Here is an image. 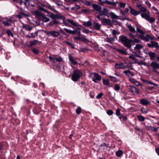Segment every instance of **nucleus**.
<instances>
[{"instance_id": "19", "label": "nucleus", "mask_w": 159, "mask_h": 159, "mask_svg": "<svg viewBox=\"0 0 159 159\" xmlns=\"http://www.w3.org/2000/svg\"><path fill=\"white\" fill-rule=\"evenodd\" d=\"M33 14L35 15L36 16L40 17L43 14L39 11L35 10L32 11Z\"/></svg>"}, {"instance_id": "29", "label": "nucleus", "mask_w": 159, "mask_h": 159, "mask_svg": "<svg viewBox=\"0 0 159 159\" xmlns=\"http://www.w3.org/2000/svg\"><path fill=\"white\" fill-rule=\"evenodd\" d=\"M137 7L139 8L141 11L145 12L147 10L144 7H142L140 5H137Z\"/></svg>"}, {"instance_id": "7", "label": "nucleus", "mask_w": 159, "mask_h": 159, "mask_svg": "<svg viewBox=\"0 0 159 159\" xmlns=\"http://www.w3.org/2000/svg\"><path fill=\"white\" fill-rule=\"evenodd\" d=\"M68 59L70 65L71 64L75 65L78 64V62L75 60L74 57L70 54H68Z\"/></svg>"}, {"instance_id": "63", "label": "nucleus", "mask_w": 159, "mask_h": 159, "mask_svg": "<svg viewBox=\"0 0 159 159\" xmlns=\"http://www.w3.org/2000/svg\"><path fill=\"white\" fill-rule=\"evenodd\" d=\"M134 84L137 86H141V84L138 81L136 80Z\"/></svg>"}, {"instance_id": "56", "label": "nucleus", "mask_w": 159, "mask_h": 159, "mask_svg": "<svg viewBox=\"0 0 159 159\" xmlns=\"http://www.w3.org/2000/svg\"><path fill=\"white\" fill-rule=\"evenodd\" d=\"M81 109L80 107H78L77 109H76V113L78 114H79L81 112Z\"/></svg>"}, {"instance_id": "60", "label": "nucleus", "mask_w": 159, "mask_h": 159, "mask_svg": "<svg viewBox=\"0 0 159 159\" xmlns=\"http://www.w3.org/2000/svg\"><path fill=\"white\" fill-rule=\"evenodd\" d=\"M103 11L104 13H105L104 15L107 16V12L108 11V10L106 8H104L103 9Z\"/></svg>"}, {"instance_id": "45", "label": "nucleus", "mask_w": 159, "mask_h": 159, "mask_svg": "<svg viewBox=\"0 0 159 159\" xmlns=\"http://www.w3.org/2000/svg\"><path fill=\"white\" fill-rule=\"evenodd\" d=\"M126 4L122 2H120L119 3V6L121 7H122L123 8H125Z\"/></svg>"}, {"instance_id": "48", "label": "nucleus", "mask_w": 159, "mask_h": 159, "mask_svg": "<svg viewBox=\"0 0 159 159\" xmlns=\"http://www.w3.org/2000/svg\"><path fill=\"white\" fill-rule=\"evenodd\" d=\"M129 36L130 38L131 39V40H133L136 37L135 35H134L131 33L129 34Z\"/></svg>"}, {"instance_id": "12", "label": "nucleus", "mask_w": 159, "mask_h": 159, "mask_svg": "<svg viewBox=\"0 0 159 159\" xmlns=\"http://www.w3.org/2000/svg\"><path fill=\"white\" fill-rule=\"evenodd\" d=\"M129 8L130 10V12L134 16H136L139 14L140 12L139 11L135 10L131 7H129Z\"/></svg>"}, {"instance_id": "21", "label": "nucleus", "mask_w": 159, "mask_h": 159, "mask_svg": "<svg viewBox=\"0 0 159 159\" xmlns=\"http://www.w3.org/2000/svg\"><path fill=\"white\" fill-rule=\"evenodd\" d=\"M93 8L97 11H100L101 10L100 7L96 4H93L92 5Z\"/></svg>"}, {"instance_id": "47", "label": "nucleus", "mask_w": 159, "mask_h": 159, "mask_svg": "<svg viewBox=\"0 0 159 159\" xmlns=\"http://www.w3.org/2000/svg\"><path fill=\"white\" fill-rule=\"evenodd\" d=\"M114 88L116 91H118L120 89V87L118 84H116L114 86Z\"/></svg>"}, {"instance_id": "55", "label": "nucleus", "mask_w": 159, "mask_h": 159, "mask_svg": "<svg viewBox=\"0 0 159 159\" xmlns=\"http://www.w3.org/2000/svg\"><path fill=\"white\" fill-rule=\"evenodd\" d=\"M103 95V93H100L96 96V98L97 99L100 98Z\"/></svg>"}, {"instance_id": "37", "label": "nucleus", "mask_w": 159, "mask_h": 159, "mask_svg": "<svg viewBox=\"0 0 159 159\" xmlns=\"http://www.w3.org/2000/svg\"><path fill=\"white\" fill-rule=\"evenodd\" d=\"M137 117L139 120L140 121H143L145 120V118L142 116L138 115H137Z\"/></svg>"}, {"instance_id": "46", "label": "nucleus", "mask_w": 159, "mask_h": 159, "mask_svg": "<svg viewBox=\"0 0 159 159\" xmlns=\"http://www.w3.org/2000/svg\"><path fill=\"white\" fill-rule=\"evenodd\" d=\"M152 9L155 11V13L158 15L159 14V11L157 9L154 7H152Z\"/></svg>"}, {"instance_id": "18", "label": "nucleus", "mask_w": 159, "mask_h": 159, "mask_svg": "<svg viewBox=\"0 0 159 159\" xmlns=\"http://www.w3.org/2000/svg\"><path fill=\"white\" fill-rule=\"evenodd\" d=\"M123 73H125L127 76L129 77L130 76L134 75V74L133 72H131L130 71L128 70H125L124 71Z\"/></svg>"}, {"instance_id": "30", "label": "nucleus", "mask_w": 159, "mask_h": 159, "mask_svg": "<svg viewBox=\"0 0 159 159\" xmlns=\"http://www.w3.org/2000/svg\"><path fill=\"white\" fill-rule=\"evenodd\" d=\"M22 27L24 29H25L27 30H28L29 31L31 30L32 29V27H30L29 25H27L23 24Z\"/></svg>"}, {"instance_id": "39", "label": "nucleus", "mask_w": 159, "mask_h": 159, "mask_svg": "<svg viewBox=\"0 0 159 159\" xmlns=\"http://www.w3.org/2000/svg\"><path fill=\"white\" fill-rule=\"evenodd\" d=\"M67 20V22L71 24L72 25H73L74 26L75 25H76V24H77L73 20H71V19H68Z\"/></svg>"}, {"instance_id": "38", "label": "nucleus", "mask_w": 159, "mask_h": 159, "mask_svg": "<svg viewBox=\"0 0 159 159\" xmlns=\"http://www.w3.org/2000/svg\"><path fill=\"white\" fill-rule=\"evenodd\" d=\"M38 41L34 40L33 41H30L29 42L30 46H32L37 43Z\"/></svg>"}, {"instance_id": "14", "label": "nucleus", "mask_w": 159, "mask_h": 159, "mask_svg": "<svg viewBox=\"0 0 159 159\" xmlns=\"http://www.w3.org/2000/svg\"><path fill=\"white\" fill-rule=\"evenodd\" d=\"M148 55L151 60H154L156 58V53L151 51L148 52Z\"/></svg>"}, {"instance_id": "5", "label": "nucleus", "mask_w": 159, "mask_h": 159, "mask_svg": "<svg viewBox=\"0 0 159 159\" xmlns=\"http://www.w3.org/2000/svg\"><path fill=\"white\" fill-rule=\"evenodd\" d=\"M139 37L141 39L143 40L144 41L146 42H148L150 40H153L154 38L148 34L145 35H140Z\"/></svg>"}, {"instance_id": "54", "label": "nucleus", "mask_w": 159, "mask_h": 159, "mask_svg": "<svg viewBox=\"0 0 159 159\" xmlns=\"http://www.w3.org/2000/svg\"><path fill=\"white\" fill-rule=\"evenodd\" d=\"M132 40V42L133 43H139L140 41L139 40V39H135V38L133 40Z\"/></svg>"}, {"instance_id": "49", "label": "nucleus", "mask_w": 159, "mask_h": 159, "mask_svg": "<svg viewBox=\"0 0 159 159\" xmlns=\"http://www.w3.org/2000/svg\"><path fill=\"white\" fill-rule=\"evenodd\" d=\"M32 51L34 54H38L39 53L38 50L35 48H33L32 49Z\"/></svg>"}, {"instance_id": "15", "label": "nucleus", "mask_w": 159, "mask_h": 159, "mask_svg": "<svg viewBox=\"0 0 159 159\" xmlns=\"http://www.w3.org/2000/svg\"><path fill=\"white\" fill-rule=\"evenodd\" d=\"M129 87L130 91L133 93H136L137 94L139 93L138 90L135 87L130 85L129 86Z\"/></svg>"}, {"instance_id": "22", "label": "nucleus", "mask_w": 159, "mask_h": 159, "mask_svg": "<svg viewBox=\"0 0 159 159\" xmlns=\"http://www.w3.org/2000/svg\"><path fill=\"white\" fill-rule=\"evenodd\" d=\"M94 27L97 30H100L101 29V25L98 23L95 22L93 23Z\"/></svg>"}, {"instance_id": "57", "label": "nucleus", "mask_w": 159, "mask_h": 159, "mask_svg": "<svg viewBox=\"0 0 159 159\" xmlns=\"http://www.w3.org/2000/svg\"><path fill=\"white\" fill-rule=\"evenodd\" d=\"M7 33L9 36H11V37H13V35L12 34V32L9 30H8L7 31Z\"/></svg>"}, {"instance_id": "10", "label": "nucleus", "mask_w": 159, "mask_h": 159, "mask_svg": "<svg viewBox=\"0 0 159 159\" xmlns=\"http://www.w3.org/2000/svg\"><path fill=\"white\" fill-rule=\"evenodd\" d=\"M147 46L150 48H158L159 47V45L158 43L156 42L151 41V43H148Z\"/></svg>"}, {"instance_id": "34", "label": "nucleus", "mask_w": 159, "mask_h": 159, "mask_svg": "<svg viewBox=\"0 0 159 159\" xmlns=\"http://www.w3.org/2000/svg\"><path fill=\"white\" fill-rule=\"evenodd\" d=\"M136 30L137 32L140 34V35H143L145 34V32L144 31H143L142 30L139 29V28L137 27Z\"/></svg>"}, {"instance_id": "35", "label": "nucleus", "mask_w": 159, "mask_h": 159, "mask_svg": "<svg viewBox=\"0 0 159 159\" xmlns=\"http://www.w3.org/2000/svg\"><path fill=\"white\" fill-rule=\"evenodd\" d=\"M118 51L122 54L126 55L128 54V53L126 50L118 49Z\"/></svg>"}, {"instance_id": "32", "label": "nucleus", "mask_w": 159, "mask_h": 159, "mask_svg": "<svg viewBox=\"0 0 159 159\" xmlns=\"http://www.w3.org/2000/svg\"><path fill=\"white\" fill-rule=\"evenodd\" d=\"M143 45L140 44H137L134 48V49L135 50H138L143 48Z\"/></svg>"}, {"instance_id": "1", "label": "nucleus", "mask_w": 159, "mask_h": 159, "mask_svg": "<svg viewBox=\"0 0 159 159\" xmlns=\"http://www.w3.org/2000/svg\"><path fill=\"white\" fill-rule=\"evenodd\" d=\"M74 26L75 27H72L74 29L73 30H69L66 28H64V30L68 33L80 36L81 35L80 30L82 28L81 25L77 24Z\"/></svg>"}, {"instance_id": "11", "label": "nucleus", "mask_w": 159, "mask_h": 159, "mask_svg": "<svg viewBox=\"0 0 159 159\" xmlns=\"http://www.w3.org/2000/svg\"><path fill=\"white\" fill-rule=\"evenodd\" d=\"M94 75V78L93 79V80L95 83H97V80L100 81L101 80V77L100 75L97 73H93Z\"/></svg>"}, {"instance_id": "6", "label": "nucleus", "mask_w": 159, "mask_h": 159, "mask_svg": "<svg viewBox=\"0 0 159 159\" xmlns=\"http://www.w3.org/2000/svg\"><path fill=\"white\" fill-rule=\"evenodd\" d=\"M115 67L116 69H125L127 67V66L125 65L124 63L120 62L116 63L115 65Z\"/></svg>"}, {"instance_id": "25", "label": "nucleus", "mask_w": 159, "mask_h": 159, "mask_svg": "<svg viewBox=\"0 0 159 159\" xmlns=\"http://www.w3.org/2000/svg\"><path fill=\"white\" fill-rule=\"evenodd\" d=\"M80 8V7L79 5H75L74 7H72L71 8L70 10L72 12H75L76 11V10H78Z\"/></svg>"}, {"instance_id": "9", "label": "nucleus", "mask_w": 159, "mask_h": 159, "mask_svg": "<svg viewBox=\"0 0 159 159\" xmlns=\"http://www.w3.org/2000/svg\"><path fill=\"white\" fill-rule=\"evenodd\" d=\"M47 34L50 35L55 37L58 36L60 34L59 32L55 30H51L49 32H47Z\"/></svg>"}, {"instance_id": "61", "label": "nucleus", "mask_w": 159, "mask_h": 159, "mask_svg": "<svg viewBox=\"0 0 159 159\" xmlns=\"http://www.w3.org/2000/svg\"><path fill=\"white\" fill-rule=\"evenodd\" d=\"M116 114L118 116H119L120 115V110L119 109H118L116 110Z\"/></svg>"}, {"instance_id": "36", "label": "nucleus", "mask_w": 159, "mask_h": 159, "mask_svg": "<svg viewBox=\"0 0 159 159\" xmlns=\"http://www.w3.org/2000/svg\"><path fill=\"white\" fill-rule=\"evenodd\" d=\"M128 28L129 31L133 33L135 32V30L134 28L131 25H129L128 26Z\"/></svg>"}, {"instance_id": "44", "label": "nucleus", "mask_w": 159, "mask_h": 159, "mask_svg": "<svg viewBox=\"0 0 159 159\" xmlns=\"http://www.w3.org/2000/svg\"><path fill=\"white\" fill-rule=\"evenodd\" d=\"M147 20L149 21L150 23H152L155 21V19L153 17L150 18V16H149L148 19Z\"/></svg>"}, {"instance_id": "58", "label": "nucleus", "mask_w": 159, "mask_h": 159, "mask_svg": "<svg viewBox=\"0 0 159 159\" xmlns=\"http://www.w3.org/2000/svg\"><path fill=\"white\" fill-rule=\"evenodd\" d=\"M129 80L130 82L134 84V83L135 81L136 80L135 79L132 78H129Z\"/></svg>"}, {"instance_id": "23", "label": "nucleus", "mask_w": 159, "mask_h": 159, "mask_svg": "<svg viewBox=\"0 0 159 159\" xmlns=\"http://www.w3.org/2000/svg\"><path fill=\"white\" fill-rule=\"evenodd\" d=\"M19 13L21 14L24 17H28L30 16L29 14L23 10H21Z\"/></svg>"}, {"instance_id": "62", "label": "nucleus", "mask_w": 159, "mask_h": 159, "mask_svg": "<svg viewBox=\"0 0 159 159\" xmlns=\"http://www.w3.org/2000/svg\"><path fill=\"white\" fill-rule=\"evenodd\" d=\"M112 34L113 35H116L117 34V32L115 30H111Z\"/></svg>"}, {"instance_id": "13", "label": "nucleus", "mask_w": 159, "mask_h": 159, "mask_svg": "<svg viewBox=\"0 0 159 159\" xmlns=\"http://www.w3.org/2000/svg\"><path fill=\"white\" fill-rule=\"evenodd\" d=\"M140 103L143 105H149L150 103V102L145 99L143 98L140 100Z\"/></svg>"}, {"instance_id": "2", "label": "nucleus", "mask_w": 159, "mask_h": 159, "mask_svg": "<svg viewBox=\"0 0 159 159\" xmlns=\"http://www.w3.org/2000/svg\"><path fill=\"white\" fill-rule=\"evenodd\" d=\"M119 39L126 47L130 48L132 47L131 43L132 42V40L129 39L127 37L125 36H121L119 37Z\"/></svg>"}, {"instance_id": "53", "label": "nucleus", "mask_w": 159, "mask_h": 159, "mask_svg": "<svg viewBox=\"0 0 159 159\" xmlns=\"http://www.w3.org/2000/svg\"><path fill=\"white\" fill-rule=\"evenodd\" d=\"M55 59L58 62H62L63 61L62 58L61 57H55Z\"/></svg>"}, {"instance_id": "51", "label": "nucleus", "mask_w": 159, "mask_h": 159, "mask_svg": "<svg viewBox=\"0 0 159 159\" xmlns=\"http://www.w3.org/2000/svg\"><path fill=\"white\" fill-rule=\"evenodd\" d=\"M103 84L105 85H107L109 84V81L107 80H103Z\"/></svg>"}, {"instance_id": "3", "label": "nucleus", "mask_w": 159, "mask_h": 159, "mask_svg": "<svg viewBox=\"0 0 159 159\" xmlns=\"http://www.w3.org/2000/svg\"><path fill=\"white\" fill-rule=\"evenodd\" d=\"M82 75V73L79 70H75L72 76V80L74 81H77Z\"/></svg>"}, {"instance_id": "17", "label": "nucleus", "mask_w": 159, "mask_h": 159, "mask_svg": "<svg viewBox=\"0 0 159 159\" xmlns=\"http://www.w3.org/2000/svg\"><path fill=\"white\" fill-rule=\"evenodd\" d=\"M57 17L60 18L61 19L63 20V24L64 25L69 26H70L69 24L67 23V20H65V17L63 16H61L60 15H58Z\"/></svg>"}, {"instance_id": "42", "label": "nucleus", "mask_w": 159, "mask_h": 159, "mask_svg": "<svg viewBox=\"0 0 159 159\" xmlns=\"http://www.w3.org/2000/svg\"><path fill=\"white\" fill-rule=\"evenodd\" d=\"M82 2L86 6H89L91 5V2L89 1H82Z\"/></svg>"}, {"instance_id": "50", "label": "nucleus", "mask_w": 159, "mask_h": 159, "mask_svg": "<svg viewBox=\"0 0 159 159\" xmlns=\"http://www.w3.org/2000/svg\"><path fill=\"white\" fill-rule=\"evenodd\" d=\"M82 32L83 33H86V34H88L90 32H91V31H90L89 30H88L86 29H83L82 30Z\"/></svg>"}, {"instance_id": "27", "label": "nucleus", "mask_w": 159, "mask_h": 159, "mask_svg": "<svg viewBox=\"0 0 159 159\" xmlns=\"http://www.w3.org/2000/svg\"><path fill=\"white\" fill-rule=\"evenodd\" d=\"M109 16L112 19H118V16L112 12H110L109 14Z\"/></svg>"}, {"instance_id": "31", "label": "nucleus", "mask_w": 159, "mask_h": 159, "mask_svg": "<svg viewBox=\"0 0 159 159\" xmlns=\"http://www.w3.org/2000/svg\"><path fill=\"white\" fill-rule=\"evenodd\" d=\"M123 154V152L120 150H118L116 152V155L118 157H120Z\"/></svg>"}, {"instance_id": "26", "label": "nucleus", "mask_w": 159, "mask_h": 159, "mask_svg": "<svg viewBox=\"0 0 159 159\" xmlns=\"http://www.w3.org/2000/svg\"><path fill=\"white\" fill-rule=\"evenodd\" d=\"M83 25L84 26L86 27H89L91 26L92 24L90 21H83L82 22Z\"/></svg>"}, {"instance_id": "41", "label": "nucleus", "mask_w": 159, "mask_h": 159, "mask_svg": "<svg viewBox=\"0 0 159 159\" xmlns=\"http://www.w3.org/2000/svg\"><path fill=\"white\" fill-rule=\"evenodd\" d=\"M141 112L144 114H146L148 112V110L144 107H142L141 109Z\"/></svg>"}, {"instance_id": "33", "label": "nucleus", "mask_w": 159, "mask_h": 159, "mask_svg": "<svg viewBox=\"0 0 159 159\" xmlns=\"http://www.w3.org/2000/svg\"><path fill=\"white\" fill-rule=\"evenodd\" d=\"M105 41L106 42H107L110 43H113L114 40L113 38H107L105 39Z\"/></svg>"}, {"instance_id": "8", "label": "nucleus", "mask_w": 159, "mask_h": 159, "mask_svg": "<svg viewBox=\"0 0 159 159\" xmlns=\"http://www.w3.org/2000/svg\"><path fill=\"white\" fill-rule=\"evenodd\" d=\"M150 66L153 68L154 71H156V69H159V64L156 61L152 62Z\"/></svg>"}, {"instance_id": "43", "label": "nucleus", "mask_w": 159, "mask_h": 159, "mask_svg": "<svg viewBox=\"0 0 159 159\" xmlns=\"http://www.w3.org/2000/svg\"><path fill=\"white\" fill-rule=\"evenodd\" d=\"M109 77L111 78L112 81L114 82L117 81H118V79L115 77L111 76H109Z\"/></svg>"}, {"instance_id": "28", "label": "nucleus", "mask_w": 159, "mask_h": 159, "mask_svg": "<svg viewBox=\"0 0 159 159\" xmlns=\"http://www.w3.org/2000/svg\"><path fill=\"white\" fill-rule=\"evenodd\" d=\"M141 16L143 18L146 20L148 19V18L149 16V15L148 14L144 13H142L141 14Z\"/></svg>"}, {"instance_id": "59", "label": "nucleus", "mask_w": 159, "mask_h": 159, "mask_svg": "<svg viewBox=\"0 0 159 159\" xmlns=\"http://www.w3.org/2000/svg\"><path fill=\"white\" fill-rule=\"evenodd\" d=\"M14 16L18 17L19 19H20L24 17L21 14L19 13L18 15H17Z\"/></svg>"}, {"instance_id": "64", "label": "nucleus", "mask_w": 159, "mask_h": 159, "mask_svg": "<svg viewBox=\"0 0 159 159\" xmlns=\"http://www.w3.org/2000/svg\"><path fill=\"white\" fill-rule=\"evenodd\" d=\"M104 3H107L108 5H113V2L106 0Z\"/></svg>"}, {"instance_id": "16", "label": "nucleus", "mask_w": 159, "mask_h": 159, "mask_svg": "<svg viewBox=\"0 0 159 159\" xmlns=\"http://www.w3.org/2000/svg\"><path fill=\"white\" fill-rule=\"evenodd\" d=\"M147 129L151 131L157 132L158 129V127L152 126H148Z\"/></svg>"}, {"instance_id": "4", "label": "nucleus", "mask_w": 159, "mask_h": 159, "mask_svg": "<svg viewBox=\"0 0 159 159\" xmlns=\"http://www.w3.org/2000/svg\"><path fill=\"white\" fill-rule=\"evenodd\" d=\"M13 17H5L3 18L2 23L6 26H9L13 22Z\"/></svg>"}, {"instance_id": "20", "label": "nucleus", "mask_w": 159, "mask_h": 159, "mask_svg": "<svg viewBox=\"0 0 159 159\" xmlns=\"http://www.w3.org/2000/svg\"><path fill=\"white\" fill-rule=\"evenodd\" d=\"M103 25H107L110 24L111 21L109 19H104L101 21Z\"/></svg>"}, {"instance_id": "24", "label": "nucleus", "mask_w": 159, "mask_h": 159, "mask_svg": "<svg viewBox=\"0 0 159 159\" xmlns=\"http://www.w3.org/2000/svg\"><path fill=\"white\" fill-rule=\"evenodd\" d=\"M41 18L42 20L44 22H47L50 20L49 18L46 17L43 14H42L40 17Z\"/></svg>"}, {"instance_id": "40", "label": "nucleus", "mask_w": 159, "mask_h": 159, "mask_svg": "<svg viewBox=\"0 0 159 159\" xmlns=\"http://www.w3.org/2000/svg\"><path fill=\"white\" fill-rule=\"evenodd\" d=\"M31 36H29V37L30 38H35V37L37 36H38V32H35L34 33H32L31 34Z\"/></svg>"}, {"instance_id": "52", "label": "nucleus", "mask_w": 159, "mask_h": 159, "mask_svg": "<svg viewBox=\"0 0 159 159\" xmlns=\"http://www.w3.org/2000/svg\"><path fill=\"white\" fill-rule=\"evenodd\" d=\"M107 113L108 115L111 116L113 114V112L112 110H109L107 111Z\"/></svg>"}]
</instances>
